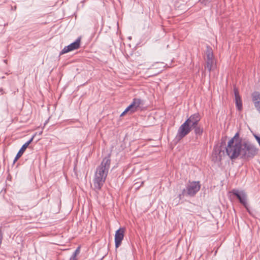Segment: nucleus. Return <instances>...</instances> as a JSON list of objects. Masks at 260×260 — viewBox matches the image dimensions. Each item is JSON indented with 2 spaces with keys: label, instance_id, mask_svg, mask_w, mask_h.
<instances>
[{
  "label": "nucleus",
  "instance_id": "11",
  "mask_svg": "<svg viewBox=\"0 0 260 260\" xmlns=\"http://www.w3.org/2000/svg\"><path fill=\"white\" fill-rule=\"evenodd\" d=\"M251 96L254 106L260 113V93L255 91L252 93Z\"/></svg>",
  "mask_w": 260,
  "mask_h": 260
},
{
  "label": "nucleus",
  "instance_id": "8",
  "mask_svg": "<svg viewBox=\"0 0 260 260\" xmlns=\"http://www.w3.org/2000/svg\"><path fill=\"white\" fill-rule=\"evenodd\" d=\"M206 54L207 57L206 68H207L209 72H210L213 66L214 61L213 51L212 48L210 46L207 47Z\"/></svg>",
  "mask_w": 260,
  "mask_h": 260
},
{
  "label": "nucleus",
  "instance_id": "3",
  "mask_svg": "<svg viewBox=\"0 0 260 260\" xmlns=\"http://www.w3.org/2000/svg\"><path fill=\"white\" fill-rule=\"evenodd\" d=\"M111 164L110 154L103 158L101 165L96 168L95 173L107 177Z\"/></svg>",
  "mask_w": 260,
  "mask_h": 260
},
{
  "label": "nucleus",
  "instance_id": "7",
  "mask_svg": "<svg viewBox=\"0 0 260 260\" xmlns=\"http://www.w3.org/2000/svg\"><path fill=\"white\" fill-rule=\"evenodd\" d=\"M106 178L107 177H104V175L95 173L93 180L94 189L96 191L100 190L105 182Z\"/></svg>",
  "mask_w": 260,
  "mask_h": 260
},
{
  "label": "nucleus",
  "instance_id": "19",
  "mask_svg": "<svg viewBox=\"0 0 260 260\" xmlns=\"http://www.w3.org/2000/svg\"><path fill=\"white\" fill-rule=\"evenodd\" d=\"M254 137H255V139L256 140V141H257V142L258 143L259 145H260V137H259L258 136H257L256 135H255Z\"/></svg>",
  "mask_w": 260,
  "mask_h": 260
},
{
  "label": "nucleus",
  "instance_id": "1",
  "mask_svg": "<svg viewBox=\"0 0 260 260\" xmlns=\"http://www.w3.org/2000/svg\"><path fill=\"white\" fill-rule=\"evenodd\" d=\"M258 150L253 144L241 138L239 132L228 141L225 147L226 154L231 160L239 157L248 161L257 154Z\"/></svg>",
  "mask_w": 260,
  "mask_h": 260
},
{
  "label": "nucleus",
  "instance_id": "10",
  "mask_svg": "<svg viewBox=\"0 0 260 260\" xmlns=\"http://www.w3.org/2000/svg\"><path fill=\"white\" fill-rule=\"evenodd\" d=\"M125 229L123 228H120L117 230L115 235V243L116 248L118 247L121 244V242L124 238V234Z\"/></svg>",
  "mask_w": 260,
  "mask_h": 260
},
{
  "label": "nucleus",
  "instance_id": "9",
  "mask_svg": "<svg viewBox=\"0 0 260 260\" xmlns=\"http://www.w3.org/2000/svg\"><path fill=\"white\" fill-rule=\"evenodd\" d=\"M81 43V37H79L75 41V42L71 43L69 45L66 46L61 50L60 53V55H62L67 53L70 51L78 49L80 47Z\"/></svg>",
  "mask_w": 260,
  "mask_h": 260
},
{
  "label": "nucleus",
  "instance_id": "17",
  "mask_svg": "<svg viewBox=\"0 0 260 260\" xmlns=\"http://www.w3.org/2000/svg\"><path fill=\"white\" fill-rule=\"evenodd\" d=\"M184 196H187L186 193V190L185 189H184L182 190L181 193L178 195V198H179L180 200H181Z\"/></svg>",
  "mask_w": 260,
  "mask_h": 260
},
{
  "label": "nucleus",
  "instance_id": "15",
  "mask_svg": "<svg viewBox=\"0 0 260 260\" xmlns=\"http://www.w3.org/2000/svg\"><path fill=\"white\" fill-rule=\"evenodd\" d=\"M80 253V247H78L74 252L73 255L70 257V260H76V256Z\"/></svg>",
  "mask_w": 260,
  "mask_h": 260
},
{
  "label": "nucleus",
  "instance_id": "20",
  "mask_svg": "<svg viewBox=\"0 0 260 260\" xmlns=\"http://www.w3.org/2000/svg\"><path fill=\"white\" fill-rule=\"evenodd\" d=\"M127 108L125 109V110L121 114L120 116H123L125 113L127 112H129V111H126Z\"/></svg>",
  "mask_w": 260,
  "mask_h": 260
},
{
  "label": "nucleus",
  "instance_id": "4",
  "mask_svg": "<svg viewBox=\"0 0 260 260\" xmlns=\"http://www.w3.org/2000/svg\"><path fill=\"white\" fill-rule=\"evenodd\" d=\"M231 193L236 196L239 200V202L246 208L248 212H249L247 202V195L245 191L234 189L231 191Z\"/></svg>",
  "mask_w": 260,
  "mask_h": 260
},
{
  "label": "nucleus",
  "instance_id": "2",
  "mask_svg": "<svg viewBox=\"0 0 260 260\" xmlns=\"http://www.w3.org/2000/svg\"><path fill=\"white\" fill-rule=\"evenodd\" d=\"M201 116L199 113H194L190 117L179 127L176 137L180 140L188 135L193 126L199 125L201 120Z\"/></svg>",
  "mask_w": 260,
  "mask_h": 260
},
{
  "label": "nucleus",
  "instance_id": "13",
  "mask_svg": "<svg viewBox=\"0 0 260 260\" xmlns=\"http://www.w3.org/2000/svg\"><path fill=\"white\" fill-rule=\"evenodd\" d=\"M26 146H23L21 147L18 152L17 153L15 158L14 160L13 163L14 164L23 154L24 152L26 150Z\"/></svg>",
  "mask_w": 260,
  "mask_h": 260
},
{
  "label": "nucleus",
  "instance_id": "21",
  "mask_svg": "<svg viewBox=\"0 0 260 260\" xmlns=\"http://www.w3.org/2000/svg\"><path fill=\"white\" fill-rule=\"evenodd\" d=\"M104 257L103 256L102 258H101V260H102V259L104 258Z\"/></svg>",
  "mask_w": 260,
  "mask_h": 260
},
{
  "label": "nucleus",
  "instance_id": "14",
  "mask_svg": "<svg viewBox=\"0 0 260 260\" xmlns=\"http://www.w3.org/2000/svg\"><path fill=\"white\" fill-rule=\"evenodd\" d=\"M234 92L235 95V102L241 100L240 95L239 94L238 89L235 86H234Z\"/></svg>",
  "mask_w": 260,
  "mask_h": 260
},
{
  "label": "nucleus",
  "instance_id": "12",
  "mask_svg": "<svg viewBox=\"0 0 260 260\" xmlns=\"http://www.w3.org/2000/svg\"><path fill=\"white\" fill-rule=\"evenodd\" d=\"M192 129H194V132L197 136H201L203 133V128L200 124L193 126Z\"/></svg>",
  "mask_w": 260,
  "mask_h": 260
},
{
  "label": "nucleus",
  "instance_id": "6",
  "mask_svg": "<svg viewBox=\"0 0 260 260\" xmlns=\"http://www.w3.org/2000/svg\"><path fill=\"white\" fill-rule=\"evenodd\" d=\"M143 105V101L141 99L134 98L131 105L127 107L126 111H129V113L132 114L141 109Z\"/></svg>",
  "mask_w": 260,
  "mask_h": 260
},
{
  "label": "nucleus",
  "instance_id": "16",
  "mask_svg": "<svg viewBox=\"0 0 260 260\" xmlns=\"http://www.w3.org/2000/svg\"><path fill=\"white\" fill-rule=\"evenodd\" d=\"M236 102V106L237 109L241 111L242 110V100H239L235 102Z\"/></svg>",
  "mask_w": 260,
  "mask_h": 260
},
{
  "label": "nucleus",
  "instance_id": "18",
  "mask_svg": "<svg viewBox=\"0 0 260 260\" xmlns=\"http://www.w3.org/2000/svg\"><path fill=\"white\" fill-rule=\"evenodd\" d=\"M35 137V136H33L32 137V138L29 140H28L27 142H26L25 144H24L23 145V146H26V148H27L28 146V145L32 142V141H33V139Z\"/></svg>",
  "mask_w": 260,
  "mask_h": 260
},
{
  "label": "nucleus",
  "instance_id": "5",
  "mask_svg": "<svg viewBox=\"0 0 260 260\" xmlns=\"http://www.w3.org/2000/svg\"><path fill=\"white\" fill-rule=\"evenodd\" d=\"M201 185L199 181L189 182L186 186V195L193 197L200 190Z\"/></svg>",
  "mask_w": 260,
  "mask_h": 260
}]
</instances>
